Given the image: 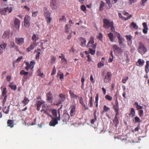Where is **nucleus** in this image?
<instances>
[{
	"label": "nucleus",
	"mask_w": 149,
	"mask_h": 149,
	"mask_svg": "<svg viewBox=\"0 0 149 149\" xmlns=\"http://www.w3.org/2000/svg\"><path fill=\"white\" fill-rule=\"evenodd\" d=\"M138 51L140 54L142 55L144 54L147 52L146 48L141 42H139V43Z\"/></svg>",
	"instance_id": "obj_1"
},
{
	"label": "nucleus",
	"mask_w": 149,
	"mask_h": 149,
	"mask_svg": "<svg viewBox=\"0 0 149 149\" xmlns=\"http://www.w3.org/2000/svg\"><path fill=\"white\" fill-rule=\"evenodd\" d=\"M44 14L46 18V20L48 24H50L52 18L50 17V13L49 11L47 10L46 7L44 8Z\"/></svg>",
	"instance_id": "obj_2"
},
{
	"label": "nucleus",
	"mask_w": 149,
	"mask_h": 149,
	"mask_svg": "<svg viewBox=\"0 0 149 149\" xmlns=\"http://www.w3.org/2000/svg\"><path fill=\"white\" fill-rule=\"evenodd\" d=\"M31 18L30 16L26 15L24 18V26L26 27H29L30 26Z\"/></svg>",
	"instance_id": "obj_3"
},
{
	"label": "nucleus",
	"mask_w": 149,
	"mask_h": 149,
	"mask_svg": "<svg viewBox=\"0 0 149 149\" xmlns=\"http://www.w3.org/2000/svg\"><path fill=\"white\" fill-rule=\"evenodd\" d=\"M49 116L52 118V120L49 123V125L51 126L54 127L58 123V119L55 118H54L51 115H49Z\"/></svg>",
	"instance_id": "obj_4"
},
{
	"label": "nucleus",
	"mask_w": 149,
	"mask_h": 149,
	"mask_svg": "<svg viewBox=\"0 0 149 149\" xmlns=\"http://www.w3.org/2000/svg\"><path fill=\"white\" fill-rule=\"evenodd\" d=\"M104 27L106 29H109L112 25V23H113V22H110L109 20L107 19H103Z\"/></svg>",
	"instance_id": "obj_5"
},
{
	"label": "nucleus",
	"mask_w": 149,
	"mask_h": 149,
	"mask_svg": "<svg viewBox=\"0 0 149 149\" xmlns=\"http://www.w3.org/2000/svg\"><path fill=\"white\" fill-rule=\"evenodd\" d=\"M113 47L114 49V52L116 54H121L122 53L123 51L122 50L116 45H113Z\"/></svg>",
	"instance_id": "obj_6"
},
{
	"label": "nucleus",
	"mask_w": 149,
	"mask_h": 149,
	"mask_svg": "<svg viewBox=\"0 0 149 149\" xmlns=\"http://www.w3.org/2000/svg\"><path fill=\"white\" fill-rule=\"evenodd\" d=\"M59 97L60 98L57 101L56 104V105H58L65 100V97L64 95L62 94H60L59 95Z\"/></svg>",
	"instance_id": "obj_7"
},
{
	"label": "nucleus",
	"mask_w": 149,
	"mask_h": 149,
	"mask_svg": "<svg viewBox=\"0 0 149 149\" xmlns=\"http://www.w3.org/2000/svg\"><path fill=\"white\" fill-rule=\"evenodd\" d=\"M47 100L49 103H52L53 102V96L50 92L47 94Z\"/></svg>",
	"instance_id": "obj_8"
},
{
	"label": "nucleus",
	"mask_w": 149,
	"mask_h": 149,
	"mask_svg": "<svg viewBox=\"0 0 149 149\" xmlns=\"http://www.w3.org/2000/svg\"><path fill=\"white\" fill-rule=\"evenodd\" d=\"M111 73L109 72H107L104 79V82L106 83H108L111 80Z\"/></svg>",
	"instance_id": "obj_9"
},
{
	"label": "nucleus",
	"mask_w": 149,
	"mask_h": 149,
	"mask_svg": "<svg viewBox=\"0 0 149 149\" xmlns=\"http://www.w3.org/2000/svg\"><path fill=\"white\" fill-rule=\"evenodd\" d=\"M116 33L118 39L119 45H122V43H123L124 41V39L120 36V33L117 32H116Z\"/></svg>",
	"instance_id": "obj_10"
},
{
	"label": "nucleus",
	"mask_w": 149,
	"mask_h": 149,
	"mask_svg": "<svg viewBox=\"0 0 149 149\" xmlns=\"http://www.w3.org/2000/svg\"><path fill=\"white\" fill-rule=\"evenodd\" d=\"M15 42L17 44L21 45L24 43V39L23 38H16Z\"/></svg>",
	"instance_id": "obj_11"
},
{
	"label": "nucleus",
	"mask_w": 149,
	"mask_h": 149,
	"mask_svg": "<svg viewBox=\"0 0 149 149\" xmlns=\"http://www.w3.org/2000/svg\"><path fill=\"white\" fill-rule=\"evenodd\" d=\"M20 22L17 18H15L14 21L15 26L16 28L18 29L19 28Z\"/></svg>",
	"instance_id": "obj_12"
},
{
	"label": "nucleus",
	"mask_w": 149,
	"mask_h": 149,
	"mask_svg": "<svg viewBox=\"0 0 149 149\" xmlns=\"http://www.w3.org/2000/svg\"><path fill=\"white\" fill-rule=\"evenodd\" d=\"M51 6L53 9H55L57 8L56 0H51Z\"/></svg>",
	"instance_id": "obj_13"
},
{
	"label": "nucleus",
	"mask_w": 149,
	"mask_h": 149,
	"mask_svg": "<svg viewBox=\"0 0 149 149\" xmlns=\"http://www.w3.org/2000/svg\"><path fill=\"white\" fill-rule=\"evenodd\" d=\"M69 115L67 113H64L63 115V121L66 122L69 120Z\"/></svg>",
	"instance_id": "obj_14"
},
{
	"label": "nucleus",
	"mask_w": 149,
	"mask_h": 149,
	"mask_svg": "<svg viewBox=\"0 0 149 149\" xmlns=\"http://www.w3.org/2000/svg\"><path fill=\"white\" fill-rule=\"evenodd\" d=\"M125 37L127 41V44L129 45H131L132 44V36L131 35H126Z\"/></svg>",
	"instance_id": "obj_15"
},
{
	"label": "nucleus",
	"mask_w": 149,
	"mask_h": 149,
	"mask_svg": "<svg viewBox=\"0 0 149 149\" xmlns=\"http://www.w3.org/2000/svg\"><path fill=\"white\" fill-rule=\"evenodd\" d=\"M144 63L145 61L144 60L140 58L138 60L136 63V65L138 66L141 67L144 65Z\"/></svg>",
	"instance_id": "obj_16"
},
{
	"label": "nucleus",
	"mask_w": 149,
	"mask_h": 149,
	"mask_svg": "<svg viewBox=\"0 0 149 149\" xmlns=\"http://www.w3.org/2000/svg\"><path fill=\"white\" fill-rule=\"evenodd\" d=\"M143 32L145 34H146L147 33L148 30L146 23L143 22Z\"/></svg>",
	"instance_id": "obj_17"
},
{
	"label": "nucleus",
	"mask_w": 149,
	"mask_h": 149,
	"mask_svg": "<svg viewBox=\"0 0 149 149\" xmlns=\"http://www.w3.org/2000/svg\"><path fill=\"white\" fill-rule=\"evenodd\" d=\"M10 33L8 31H5L4 32L2 38L4 39H8L9 37Z\"/></svg>",
	"instance_id": "obj_18"
},
{
	"label": "nucleus",
	"mask_w": 149,
	"mask_h": 149,
	"mask_svg": "<svg viewBox=\"0 0 149 149\" xmlns=\"http://www.w3.org/2000/svg\"><path fill=\"white\" fill-rule=\"evenodd\" d=\"M119 104L118 101L117 99L116 98V101L115 104L113 106V108L114 109L115 111L119 110Z\"/></svg>",
	"instance_id": "obj_19"
},
{
	"label": "nucleus",
	"mask_w": 149,
	"mask_h": 149,
	"mask_svg": "<svg viewBox=\"0 0 149 149\" xmlns=\"http://www.w3.org/2000/svg\"><path fill=\"white\" fill-rule=\"evenodd\" d=\"M80 40L81 42V45L83 47L85 46L86 42V39L82 38H80Z\"/></svg>",
	"instance_id": "obj_20"
},
{
	"label": "nucleus",
	"mask_w": 149,
	"mask_h": 149,
	"mask_svg": "<svg viewBox=\"0 0 149 149\" xmlns=\"http://www.w3.org/2000/svg\"><path fill=\"white\" fill-rule=\"evenodd\" d=\"M118 15L119 17L122 19L124 20H127L128 19H130L131 17H132V15H129V16H128L127 17V18H125L124 17H123L122 15V14L120 13H118Z\"/></svg>",
	"instance_id": "obj_21"
},
{
	"label": "nucleus",
	"mask_w": 149,
	"mask_h": 149,
	"mask_svg": "<svg viewBox=\"0 0 149 149\" xmlns=\"http://www.w3.org/2000/svg\"><path fill=\"white\" fill-rule=\"evenodd\" d=\"M149 61H147L146 62V64L145 66V71L146 73L148 72L149 71Z\"/></svg>",
	"instance_id": "obj_22"
},
{
	"label": "nucleus",
	"mask_w": 149,
	"mask_h": 149,
	"mask_svg": "<svg viewBox=\"0 0 149 149\" xmlns=\"http://www.w3.org/2000/svg\"><path fill=\"white\" fill-rule=\"evenodd\" d=\"M76 107V106L75 105L72 106V108L70 111L71 116H72L74 114L75 111Z\"/></svg>",
	"instance_id": "obj_23"
},
{
	"label": "nucleus",
	"mask_w": 149,
	"mask_h": 149,
	"mask_svg": "<svg viewBox=\"0 0 149 149\" xmlns=\"http://www.w3.org/2000/svg\"><path fill=\"white\" fill-rule=\"evenodd\" d=\"M108 36L111 42H113L114 41V35L113 33H110L108 34Z\"/></svg>",
	"instance_id": "obj_24"
},
{
	"label": "nucleus",
	"mask_w": 149,
	"mask_h": 149,
	"mask_svg": "<svg viewBox=\"0 0 149 149\" xmlns=\"http://www.w3.org/2000/svg\"><path fill=\"white\" fill-rule=\"evenodd\" d=\"M39 39L38 37L35 34H33L32 37V39L35 42H36Z\"/></svg>",
	"instance_id": "obj_25"
},
{
	"label": "nucleus",
	"mask_w": 149,
	"mask_h": 149,
	"mask_svg": "<svg viewBox=\"0 0 149 149\" xmlns=\"http://www.w3.org/2000/svg\"><path fill=\"white\" fill-rule=\"evenodd\" d=\"M94 42V41L93 39L91 38L88 43V45H87V47H89L92 46L93 45V44Z\"/></svg>",
	"instance_id": "obj_26"
},
{
	"label": "nucleus",
	"mask_w": 149,
	"mask_h": 149,
	"mask_svg": "<svg viewBox=\"0 0 149 149\" xmlns=\"http://www.w3.org/2000/svg\"><path fill=\"white\" fill-rule=\"evenodd\" d=\"M9 108H10V106H9L7 107V108L6 109V107H3V112L6 114H8V113L9 111Z\"/></svg>",
	"instance_id": "obj_27"
},
{
	"label": "nucleus",
	"mask_w": 149,
	"mask_h": 149,
	"mask_svg": "<svg viewBox=\"0 0 149 149\" xmlns=\"http://www.w3.org/2000/svg\"><path fill=\"white\" fill-rule=\"evenodd\" d=\"M113 122L115 124V126L117 127L119 125V121L117 117H115L113 120Z\"/></svg>",
	"instance_id": "obj_28"
},
{
	"label": "nucleus",
	"mask_w": 149,
	"mask_h": 149,
	"mask_svg": "<svg viewBox=\"0 0 149 149\" xmlns=\"http://www.w3.org/2000/svg\"><path fill=\"white\" fill-rule=\"evenodd\" d=\"M7 124L8 126H10L11 128L13 126V122L11 120H8L7 121Z\"/></svg>",
	"instance_id": "obj_29"
},
{
	"label": "nucleus",
	"mask_w": 149,
	"mask_h": 149,
	"mask_svg": "<svg viewBox=\"0 0 149 149\" xmlns=\"http://www.w3.org/2000/svg\"><path fill=\"white\" fill-rule=\"evenodd\" d=\"M5 12H6V14H7V13H11L12 10V8L11 7H7L5 8Z\"/></svg>",
	"instance_id": "obj_30"
},
{
	"label": "nucleus",
	"mask_w": 149,
	"mask_h": 149,
	"mask_svg": "<svg viewBox=\"0 0 149 149\" xmlns=\"http://www.w3.org/2000/svg\"><path fill=\"white\" fill-rule=\"evenodd\" d=\"M44 103V101L42 100L40 101L37 100L36 102V104L37 106L40 107L42 104Z\"/></svg>",
	"instance_id": "obj_31"
},
{
	"label": "nucleus",
	"mask_w": 149,
	"mask_h": 149,
	"mask_svg": "<svg viewBox=\"0 0 149 149\" xmlns=\"http://www.w3.org/2000/svg\"><path fill=\"white\" fill-rule=\"evenodd\" d=\"M29 99L27 97H25L24 100L22 101V103L24 104V106L27 104L29 102Z\"/></svg>",
	"instance_id": "obj_32"
},
{
	"label": "nucleus",
	"mask_w": 149,
	"mask_h": 149,
	"mask_svg": "<svg viewBox=\"0 0 149 149\" xmlns=\"http://www.w3.org/2000/svg\"><path fill=\"white\" fill-rule=\"evenodd\" d=\"M135 114V111L133 108H132L131 112L129 116H130L133 117L134 116Z\"/></svg>",
	"instance_id": "obj_33"
},
{
	"label": "nucleus",
	"mask_w": 149,
	"mask_h": 149,
	"mask_svg": "<svg viewBox=\"0 0 149 149\" xmlns=\"http://www.w3.org/2000/svg\"><path fill=\"white\" fill-rule=\"evenodd\" d=\"M70 28V26H69L68 24H66L65 25V30L66 33H68L69 32Z\"/></svg>",
	"instance_id": "obj_34"
},
{
	"label": "nucleus",
	"mask_w": 149,
	"mask_h": 149,
	"mask_svg": "<svg viewBox=\"0 0 149 149\" xmlns=\"http://www.w3.org/2000/svg\"><path fill=\"white\" fill-rule=\"evenodd\" d=\"M35 64V62L34 61H31L30 63L29 64V66L30 68L32 69L34 67V65Z\"/></svg>",
	"instance_id": "obj_35"
},
{
	"label": "nucleus",
	"mask_w": 149,
	"mask_h": 149,
	"mask_svg": "<svg viewBox=\"0 0 149 149\" xmlns=\"http://www.w3.org/2000/svg\"><path fill=\"white\" fill-rule=\"evenodd\" d=\"M5 10V8H3L0 9V13L1 14L3 15L6 14V12Z\"/></svg>",
	"instance_id": "obj_36"
},
{
	"label": "nucleus",
	"mask_w": 149,
	"mask_h": 149,
	"mask_svg": "<svg viewBox=\"0 0 149 149\" xmlns=\"http://www.w3.org/2000/svg\"><path fill=\"white\" fill-rule=\"evenodd\" d=\"M52 111L53 115L56 118L57 117V113L56 110L55 109H53L52 110Z\"/></svg>",
	"instance_id": "obj_37"
},
{
	"label": "nucleus",
	"mask_w": 149,
	"mask_h": 149,
	"mask_svg": "<svg viewBox=\"0 0 149 149\" xmlns=\"http://www.w3.org/2000/svg\"><path fill=\"white\" fill-rule=\"evenodd\" d=\"M70 96L73 98L77 99L78 96L74 94L71 91H70Z\"/></svg>",
	"instance_id": "obj_38"
},
{
	"label": "nucleus",
	"mask_w": 149,
	"mask_h": 149,
	"mask_svg": "<svg viewBox=\"0 0 149 149\" xmlns=\"http://www.w3.org/2000/svg\"><path fill=\"white\" fill-rule=\"evenodd\" d=\"M28 72H25L24 70H22L20 72V74L21 75L24 74V76H27L28 74Z\"/></svg>",
	"instance_id": "obj_39"
},
{
	"label": "nucleus",
	"mask_w": 149,
	"mask_h": 149,
	"mask_svg": "<svg viewBox=\"0 0 149 149\" xmlns=\"http://www.w3.org/2000/svg\"><path fill=\"white\" fill-rule=\"evenodd\" d=\"M106 1V3L109 6L107 7V8L109 9L111 8V4L110 2V0H105Z\"/></svg>",
	"instance_id": "obj_40"
},
{
	"label": "nucleus",
	"mask_w": 149,
	"mask_h": 149,
	"mask_svg": "<svg viewBox=\"0 0 149 149\" xmlns=\"http://www.w3.org/2000/svg\"><path fill=\"white\" fill-rule=\"evenodd\" d=\"M105 6V3L103 2L102 1L100 5V10L101 11L103 10V7Z\"/></svg>",
	"instance_id": "obj_41"
},
{
	"label": "nucleus",
	"mask_w": 149,
	"mask_h": 149,
	"mask_svg": "<svg viewBox=\"0 0 149 149\" xmlns=\"http://www.w3.org/2000/svg\"><path fill=\"white\" fill-rule=\"evenodd\" d=\"M6 46V43H3L0 45L1 48L2 49H5Z\"/></svg>",
	"instance_id": "obj_42"
},
{
	"label": "nucleus",
	"mask_w": 149,
	"mask_h": 149,
	"mask_svg": "<svg viewBox=\"0 0 149 149\" xmlns=\"http://www.w3.org/2000/svg\"><path fill=\"white\" fill-rule=\"evenodd\" d=\"M34 47H33V45H30V46L28 48H27V51L28 52H29L31 50L33 49H34Z\"/></svg>",
	"instance_id": "obj_43"
},
{
	"label": "nucleus",
	"mask_w": 149,
	"mask_h": 149,
	"mask_svg": "<svg viewBox=\"0 0 149 149\" xmlns=\"http://www.w3.org/2000/svg\"><path fill=\"white\" fill-rule=\"evenodd\" d=\"M9 86L13 90L15 91L17 87L16 85H11V84H10L9 85Z\"/></svg>",
	"instance_id": "obj_44"
},
{
	"label": "nucleus",
	"mask_w": 149,
	"mask_h": 149,
	"mask_svg": "<svg viewBox=\"0 0 149 149\" xmlns=\"http://www.w3.org/2000/svg\"><path fill=\"white\" fill-rule=\"evenodd\" d=\"M105 98L106 99L109 101H111L112 99V97L109 95H107L105 96Z\"/></svg>",
	"instance_id": "obj_45"
},
{
	"label": "nucleus",
	"mask_w": 149,
	"mask_h": 149,
	"mask_svg": "<svg viewBox=\"0 0 149 149\" xmlns=\"http://www.w3.org/2000/svg\"><path fill=\"white\" fill-rule=\"evenodd\" d=\"M131 25L132 26V27L135 29H137L138 28V26L134 22H132Z\"/></svg>",
	"instance_id": "obj_46"
},
{
	"label": "nucleus",
	"mask_w": 149,
	"mask_h": 149,
	"mask_svg": "<svg viewBox=\"0 0 149 149\" xmlns=\"http://www.w3.org/2000/svg\"><path fill=\"white\" fill-rule=\"evenodd\" d=\"M61 56H59V57L61 58V60H64L65 61H66V59L65 58L64 55L63 54H61Z\"/></svg>",
	"instance_id": "obj_47"
},
{
	"label": "nucleus",
	"mask_w": 149,
	"mask_h": 149,
	"mask_svg": "<svg viewBox=\"0 0 149 149\" xmlns=\"http://www.w3.org/2000/svg\"><path fill=\"white\" fill-rule=\"evenodd\" d=\"M135 122L136 123H140L141 121V120L137 116L135 118Z\"/></svg>",
	"instance_id": "obj_48"
},
{
	"label": "nucleus",
	"mask_w": 149,
	"mask_h": 149,
	"mask_svg": "<svg viewBox=\"0 0 149 149\" xmlns=\"http://www.w3.org/2000/svg\"><path fill=\"white\" fill-rule=\"evenodd\" d=\"M89 52L92 55H94L95 53V50H93L91 49H89Z\"/></svg>",
	"instance_id": "obj_49"
},
{
	"label": "nucleus",
	"mask_w": 149,
	"mask_h": 149,
	"mask_svg": "<svg viewBox=\"0 0 149 149\" xmlns=\"http://www.w3.org/2000/svg\"><path fill=\"white\" fill-rule=\"evenodd\" d=\"M59 79L61 80H62L64 77V74L63 73H60L59 75Z\"/></svg>",
	"instance_id": "obj_50"
},
{
	"label": "nucleus",
	"mask_w": 149,
	"mask_h": 149,
	"mask_svg": "<svg viewBox=\"0 0 149 149\" xmlns=\"http://www.w3.org/2000/svg\"><path fill=\"white\" fill-rule=\"evenodd\" d=\"M97 38L100 40H102V35L101 33H99L97 36Z\"/></svg>",
	"instance_id": "obj_51"
},
{
	"label": "nucleus",
	"mask_w": 149,
	"mask_h": 149,
	"mask_svg": "<svg viewBox=\"0 0 149 149\" xmlns=\"http://www.w3.org/2000/svg\"><path fill=\"white\" fill-rule=\"evenodd\" d=\"M111 29L112 31H115V28L113 26V23H112V25L111 26Z\"/></svg>",
	"instance_id": "obj_52"
},
{
	"label": "nucleus",
	"mask_w": 149,
	"mask_h": 149,
	"mask_svg": "<svg viewBox=\"0 0 149 149\" xmlns=\"http://www.w3.org/2000/svg\"><path fill=\"white\" fill-rule=\"evenodd\" d=\"M110 108L107 107L106 105L104 106V111H107Z\"/></svg>",
	"instance_id": "obj_53"
},
{
	"label": "nucleus",
	"mask_w": 149,
	"mask_h": 149,
	"mask_svg": "<svg viewBox=\"0 0 149 149\" xmlns=\"http://www.w3.org/2000/svg\"><path fill=\"white\" fill-rule=\"evenodd\" d=\"M143 110L141 109L139 111V115L140 117H141L143 115Z\"/></svg>",
	"instance_id": "obj_54"
},
{
	"label": "nucleus",
	"mask_w": 149,
	"mask_h": 149,
	"mask_svg": "<svg viewBox=\"0 0 149 149\" xmlns=\"http://www.w3.org/2000/svg\"><path fill=\"white\" fill-rule=\"evenodd\" d=\"M6 87L4 88H3V90L2 92V95H5L6 93Z\"/></svg>",
	"instance_id": "obj_55"
},
{
	"label": "nucleus",
	"mask_w": 149,
	"mask_h": 149,
	"mask_svg": "<svg viewBox=\"0 0 149 149\" xmlns=\"http://www.w3.org/2000/svg\"><path fill=\"white\" fill-rule=\"evenodd\" d=\"M81 9L83 11H85L86 9V8L84 5H82L81 6Z\"/></svg>",
	"instance_id": "obj_56"
},
{
	"label": "nucleus",
	"mask_w": 149,
	"mask_h": 149,
	"mask_svg": "<svg viewBox=\"0 0 149 149\" xmlns=\"http://www.w3.org/2000/svg\"><path fill=\"white\" fill-rule=\"evenodd\" d=\"M128 79V77H126V78H124L123 79L122 82L123 83H125L126 82V81Z\"/></svg>",
	"instance_id": "obj_57"
},
{
	"label": "nucleus",
	"mask_w": 149,
	"mask_h": 149,
	"mask_svg": "<svg viewBox=\"0 0 149 149\" xmlns=\"http://www.w3.org/2000/svg\"><path fill=\"white\" fill-rule=\"evenodd\" d=\"M104 65V63H102L101 62L99 63L98 64V66L99 68H100L102 67Z\"/></svg>",
	"instance_id": "obj_58"
},
{
	"label": "nucleus",
	"mask_w": 149,
	"mask_h": 149,
	"mask_svg": "<svg viewBox=\"0 0 149 149\" xmlns=\"http://www.w3.org/2000/svg\"><path fill=\"white\" fill-rule=\"evenodd\" d=\"M56 70L55 68V67L54 66V69L52 71V72L51 73V75H53L54 74L56 73Z\"/></svg>",
	"instance_id": "obj_59"
},
{
	"label": "nucleus",
	"mask_w": 149,
	"mask_h": 149,
	"mask_svg": "<svg viewBox=\"0 0 149 149\" xmlns=\"http://www.w3.org/2000/svg\"><path fill=\"white\" fill-rule=\"evenodd\" d=\"M40 54V52L37 51V53L36 54V59H38L39 58Z\"/></svg>",
	"instance_id": "obj_60"
},
{
	"label": "nucleus",
	"mask_w": 149,
	"mask_h": 149,
	"mask_svg": "<svg viewBox=\"0 0 149 149\" xmlns=\"http://www.w3.org/2000/svg\"><path fill=\"white\" fill-rule=\"evenodd\" d=\"M130 1V4H132L133 3L136 2L137 0H129Z\"/></svg>",
	"instance_id": "obj_61"
},
{
	"label": "nucleus",
	"mask_w": 149,
	"mask_h": 149,
	"mask_svg": "<svg viewBox=\"0 0 149 149\" xmlns=\"http://www.w3.org/2000/svg\"><path fill=\"white\" fill-rule=\"evenodd\" d=\"M14 42H10V46L11 48L14 47H15Z\"/></svg>",
	"instance_id": "obj_62"
},
{
	"label": "nucleus",
	"mask_w": 149,
	"mask_h": 149,
	"mask_svg": "<svg viewBox=\"0 0 149 149\" xmlns=\"http://www.w3.org/2000/svg\"><path fill=\"white\" fill-rule=\"evenodd\" d=\"M113 56H110L109 57V60L108 61L109 63L111 62L113 59Z\"/></svg>",
	"instance_id": "obj_63"
},
{
	"label": "nucleus",
	"mask_w": 149,
	"mask_h": 149,
	"mask_svg": "<svg viewBox=\"0 0 149 149\" xmlns=\"http://www.w3.org/2000/svg\"><path fill=\"white\" fill-rule=\"evenodd\" d=\"M90 79L91 81L93 83H94L95 82V80L93 79V75H91L90 78Z\"/></svg>",
	"instance_id": "obj_64"
}]
</instances>
